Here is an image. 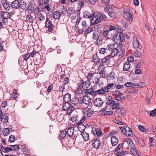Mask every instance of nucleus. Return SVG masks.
I'll return each mask as SVG.
<instances>
[{
  "instance_id": "43",
  "label": "nucleus",
  "mask_w": 156,
  "mask_h": 156,
  "mask_svg": "<svg viewBox=\"0 0 156 156\" xmlns=\"http://www.w3.org/2000/svg\"><path fill=\"white\" fill-rule=\"evenodd\" d=\"M71 120L74 123H77L78 120L76 116H73L71 118Z\"/></svg>"
},
{
  "instance_id": "22",
  "label": "nucleus",
  "mask_w": 156,
  "mask_h": 156,
  "mask_svg": "<svg viewBox=\"0 0 156 156\" xmlns=\"http://www.w3.org/2000/svg\"><path fill=\"white\" fill-rule=\"evenodd\" d=\"M70 105L71 104L69 102H65L63 103L62 105V110L63 111H67Z\"/></svg>"
},
{
  "instance_id": "1",
  "label": "nucleus",
  "mask_w": 156,
  "mask_h": 156,
  "mask_svg": "<svg viewBox=\"0 0 156 156\" xmlns=\"http://www.w3.org/2000/svg\"><path fill=\"white\" fill-rule=\"evenodd\" d=\"M131 10L130 9L124 10L123 13V18L129 22L133 21V15L131 13Z\"/></svg>"
},
{
  "instance_id": "13",
  "label": "nucleus",
  "mask_w": 156,
  "mask_h": 156,
  "mask_svg": "<svg viewBox=\"0 0 156 156\" xmlns=\"http://www.w3.org/2000/svg\"><path fill=\"white\" fill-rule=\"evenodd\" d=\"M20 2L18 0H16L13 1L11 5V8L14 9H18L20 7Z\"/></svg>"
},
{
  "instance_id": "10",
  "label": "nucleus",
  "mask_w": 156,
  "mask_h": 156,
  "mask_svg": "<svg viewBox=\"0 0 156 156\" xmlns=\"http://www.w3.org/2000/svg\"><path fill=\"white\" fill-rule=\"evenodd\" d=\"M101 21V19L100 18H98L97 16H95L91 20L90 24L95 25L99 23Z\"/></svg>"
},
{
  "instance_id": "20",
  "label": "nucleus",
  "mask_w": 156,
  "mask_h": 156,
  "mask_svg": "<svg viewBox=\"0 0 156 156\" xmlns=\"http://www.w3.org/2000/svg\"><path fill=\"white\" fill-rule=\"evenodd\" d=\"M106 63L105 62L104 58H101V57L98 60V61L96 62V63L97 65H99V66L100 67L101 66H103V64Z\"/></svg>"
},
{
  "instance_id": "61",
  "label": "nucleus",
  "mask_w": 156,
  "mask_h": 156,
  "mask_svg": "<svg viewBox=\"0 0 156 156\" xmlns=\"http://www.w3.org/2000/svg\"><path fill=\"white\" fill-rule=\"evenodd\" d=\"M69 81V78L68 77H66L64 79L63 83L62 84L64 85L67 84Z\"/></svg>"
},
{
  "instance_id": "2",
  "label": "nucleus",
  "mask_w": 156,
  "mask_h": 156,
  "mask_svg": "<svg viewBox=\"0 0 156 156\" xmlns=\"http://www.w3.org/2000/svg\"><path fill=\"white\" fill-rule=\"evenodd\" d=\"M1 17L2 18V21L4 24H6L8 23V19L10 17V13L7 12H2L1 13Z\"/></svg>"
},
{
  "instance_id": "9",
  "label": "nucleus",
  "mask_w": 156,
  "mask_h": 156,
  "mask_svg": "<svg viewBox=\"0 0 156 156\" xmlns=\"http://www.w3.org/2000/svg\"><path fill=\"white\" fill-rule=\"evenodd\" d=\"M66 134L69 137V139L70 140H72L71 137L72 135H73V133H74V129L73 127H69L68 129L66 128Z\"/></svg>"
},
{
  "instance_id": "41",
  "label": "nucleus",
  "mask_w": 156,
  "mask_h": 156,
  "mask_svg": "<svg viewBox=\"0 0 156 156\" xmlns=\"http://www.w3.org/2000/svg\"><path fill=\"white\" fill-rule=\"evenodd\" d=\"M90 90L89 94L93 96H96L97 95V93L96 91H94V89L91 88L89 89Z\"/></svg>"
},
{
  "instance_id": "5",
  "label": "nucleus",
  "mask_w": 156,
  "mask_h": 156,
  "mask_svg": "<svg viewBox=\"0 0 156 156\" xmlns=\"http://www.w3.org/2000/svg\"><path fill=\"white\" fill-rule=\"evenodd\" d=\"M45 26L46 28H48V30L49 32H52L53 25L52 23H51L48 18H46Z\"/></svg>"
},
{
  "instance_id": "49",
  "label": "nucleus",
  "mask_w": 156,
  "mask_h": 156,
  "mask_svg": "<svg viewBox=\"0 0 156 156\" xmlns=\"http://www.w3.org/2000/svg\"><path fill=\"white\" fill-rule=\"evenodd\" d=\"M108 15L111 17L115 18L116 17V13L114 12H108Z\"/></svg>"
},
{
  "instance_id": "32",
  "label": "nucleus",
  "mask_w": 156,
  "mask_h": 156,
  "mask_svg": "<svg viewBox=\"0 0 156 156\" xmlns=\"http://www.w3.org/2000/svg\"><path fill=\"white\" fill-rule=\"evenodd\" d=\"M98 16L100 17L101 19H102L103 20H106L107 17V16L101 12H98Z\"/></svg>"
},
{
  "instance_id": "60",
  "label": "nucleus",
  "mask_w": 156,
  "mask_h": 156,
  "mask_svg": "<svg viewBox=\"0 0 156 156\" xmlns=\"http://www.w3.org/2000/svg\"><path fill=\"white\" fill-rule=\"evenodd\" d=\"M30 54L29 53L23 55L24 60H27L30 57Z\"/></svg>"
},
{
  "instance_id": "40",
  "label": "nucleus",
  "mask_w": 156,
  "mask_h": 156,
  "mask_svg": "<svg viewBox=\"0 0 156 156\" xmlns=\"http://www.w3.org/2000/svg\"><path fill=\"white\" fill-rule=\"evenodd\" d=\"M10 147H12L13 150L16 151L19 150L20 148L19 145L17 144L10 145Z\"/></svg>"
},
{
  "instance_id": "16",
  "label": "nucleus",
  "mask_w": 156,
  "mask_h": 156,
  "mask_svg": "<svg viewBox=\"0 0 156 156\" xmlns=\"http://www.w3.org/2000/svg\"><path fill=\"white\" fill-rule=\"evenodd\" d=\"M109 31L108 30H106L102 33V34L101 35L102 36L101 37V38H104L107 39H110V38L108 37Z\"/></svg>"
},
{
  "instance_id": "39",
  "label": "nucleus",
  "mask_w": 156,
  "mask_h": 156,
  "mask_svg": "<svg viewBox=\"0 0 156 156\" xmlns=\"http://www.w3.org/2000/svg\"><path fill=\"white\" fill-rule=\"evenodd\" d=\"M94 73H93L92 71H90L89 73H88V75L87 76V79L88 80H90L93 77V76L94 75Z\"/></svg>"
},
{
  "instance_id": "58",
  "label": "nucleus",
  "mask_w": 156,
  "mask_h": 156,
  "mask_svg": "<svg viewBox=\"0 0 156 156\" xmlns=\"http://www.w3.org/2000/svg\"><path fill=\"white\" fill-rule=\"evenodd\" d=\"M137 90V89H131L128 90V92L129 94H133L136 92Z\"/></svg>"
},
{
  "instance_id": "25",
  "label": "nucleus",
  "mask_w": 156,
  "mask_h": 156,
  "mask_svg": "<svg viewBox=\"0 0 156 156\" xmlns=\"http://www.w3.org/2000/svg\"><path fill=\"white\" fill-rule=\"evenodd\" d=\"M4 3V4L3 5V6L5 9L7 10H10L11 7V4L9 2L7 1L5 3Z\"/></svg>"
},
{
  "instance_id": "35",
  "label": "nucleus",
  "mask_w": 156,
  "mask_h": 156,
  "mask_svg": "<svg viewBox=\"0 0 156 156\" xmlns=\"http://www.w3.org/2000/svg\"><path fill=\"white\" fill-rule=\"evenodd\" d=\"M101 57L100 56H98L97 54H94L92 56V61L94 63H96V60H98Z\"/></svg>"
},
{
  "instance_id": "54",
  "label": "nucleus",
  "mask_w": 156,
  "mask_h": 156,
  "mask_svg": "<svg viewBox=\"0 0 156 156\" xmlns=\"http://www.w3.org/2000/svg\"><path fill=\"white\" fill-rule=\"evenodd\" d=\"M120 105V104L118 103H114L112 105V110H114L116 108H117Z\"/></svg>"
},
{
  "instance_id": "37",
  "label": "nucleus",
  "mask_w": 156,
  "mask_h": 156,
  "mask_svg": "<svg viewBox=\"0 0 156 156\" xmlns=\"http://www.w3.org/2000/svg\"><path fill=\"white\" fill-rule=\"evenodd\" d=\"M84 1H86L88 4L91 5H94L96 2L98 0H83Z\"/></svg>"
},
{
  "instance_id": "51",
  "label": "nucleus",
  "mask_w": 156,
  "mask_h": 156,
  "mask_svg": "<svg viewBox=\"0 0 156 156\" xmlns=\"http://www.w3.org/2000/svg\"><path fill=\"white\" fill-rule=\"evenodd\" d=\"M95 134H96L98 136H99L103 135V133H102L100 129L98 128V131L96 132V133Z\"/></svg>"
},
{
  "instance_id": "48",
  "label": "nucleus",
  "mask_w": 156,
  "mask_h": 156,
  "mask_svg": "<svg viewBox=\"0 0 156 156\" xmlns=\"http://www.w3.org/2000/svg\"><path fill=\"white\" fill-rule=\"evenodd\" d=\"M9 114L7 113H4L3 115V117L5 116L4 118V121L3 122L5 123H6L8 121L9 119Z\"/></svg>"
},
{
  "instance_id": "26",
  "label": "nucleus",
  "mask_w": 156,
  "mask_h": 156,
  "mask_svg": "<svg viewBox=\"0 0 156 156\" xmlns=\"http://www.w3.org/2000/svg\"><path fill=\"white\" fill-rule=\"evenodd\" d=\"M17 96V92L16 90H13L12 93L11 94L10 96V98L11 99H14Z\"/></svg>"
},
{
  "instance_id": "38",
  "label": "nucleus",
  "mask_w": 156,
  "mask_h": 156,
  "mask_svg": "<svg viewBox=\"0 0 156 156\" xmlns=\"http://www.w3.org/2000/svg\"><path fill=\"white\" fill-rule=\"evenodd\" d=\"M105 69L104 68H103L102 70H101L100 72L101 76L102 77L106 78L107 77L105 71L104 70Z\"/></svg>"
},
{
  "instance_id": "4",
  "label": "nucleus",
  "mask_w": 156,
  "mask_h": 156,
  "mask_svg": "<svg viewBox=\"0 0 156 156\" xmlns=\"http://www.w3.org/2000/svg\"><path fill=\"white\" fill-rule=\"evenodd\" d=\"M84 94H83V98L82 101H80V103L82 104L83 103L86 105H89L91 102V99L87 95H83Z\"/></svg>"
},
{
  "instance_id": "7",
  "label": "nucleus",
  "mask_w": 156,
  "mask_h": 156,
  "mask_svg": "<svg viewBox=\"0 0 156 156\" xmlns=\"http://www.w3.org/2000/svg\"><path fill=\"white\" fill-rule=\"evenodd\" d=\"M94 14L95 12L93 10L90 11H86L83 12V16L85 18L90 19L94 16Z\"/></svg>"
},
{
  "instance_id": "11",
  "label": "nucleus",
  "mask_w": 156,
  "mask_h": 156,
  "mask_svg": "<svg viewBox=\"0 0 156 156\" xmlns=\"http://www.w3.org/2000/svg\"><path fill=\"white\" fill-rule=\"evenodd\" d=\"M81 81L82 82L81 83V84L80 86L82 85V87L83 89H85L86 88H88L90 87L91 83L89 80L86 81L84 82H83V80H82Z\"/></svg>"
},
{
  "instance_id": "24",
  "label": "nucleus",
  "mask_w": 156,
  "mask_h": 156,
  "mask_svg": "<svg viewBox=\"0 0 156 156\" xmlns=\"http://www.w3.org/2000/svg\"><path fill=\"white\" fill-rule=\"evenodd\" d=\"M61 16V13L59 11H56L53 13V18L55 19H59Z\"/></svg>"
},
{
  "instance_id": "14",
  "label": "nucleus",
  "mask_w": 156,
  "mask_h": 156,
  "mask_svg": "<svg viewBox=\"0 0 156 156\" xmlns=\"http://www.w3.org/2000/svg\"><path fill=\"white\" fill-rule=\"evenodd\" d=\"M111 142L112 146H115L118 143V138L115 136H112L111 137Z\"/></svg>"
},
{
  "instance_id": "53",
  "label": "nucleus",
  "mask_w": 156,
  "mask_h": 156,
  "mask_svg": "<svg viewBox=\"0 0 156 156\" xmlns=\"http://www.w3.org/2000/svg\"><path fill=\"white\" fill-rule=\"evenodd\" d=\"M91 128L92 130L91 132V133L92 134L95 135L96 133V132L98 131V128H95L94 127H92Z\"/></svg>"
},
{
  "instance_id": "31",
  "label": "nucleus",
  "mask_w": 156,
  "mask_h": 156,
  "mask_svg": "<svg viewBox=\"0 0 156 156\" xmlns=\"http://www.w3.org/2000/svg\"><path fill=\"white\" fill-rule=\"evenodd\" d=\"M140 44L139 41H138L137 38L133 39V45L134 47L135 48H138L139 46V44Z\"/></svg>"
},
{
  "instance_id": "19",
  "label": "nucleus",
  "mask_w": 156,
  "mask_h": 156,
  "mask_svg": "<svg viewBox=\"0 0 156 156\" xmlns=\"http://www.w3.org/2000/svg\"><path fill=\"white\" fill-rule=\"evenodd\" d=\"M97 94H105L106 92H107L105 87H103L101 88L100 89H99L96 91Z\"/></svg>"
},
{
  "instance_id": "45",
  "label": "nucleus",
  "mask_w": 156,
  "mask_h": 156,
  "mask_svg": "<svg viewBox=\"0 0 156 156\" xmlns=\"http://www.w3.org/2000/svg\"><path fill=\"white\" fill-rule=\"evenodd\" d=\"M65 88V85H64L63 84H62V85L59 86V89L58 90L59 92H63L64 91Z\"/></svg>"
},
{
  "instance_id": "27",
  "label": "nucleus",
  "mask_w": 156,
  "mask_h": 156,
  "mask_svg": "<svg viewBox=\"0 0 156 156\" xmlns=\"http://www.w3.org/2000/svg\"><path fill=\"white\" fill-rule=\"evenodd\" d=\"M2 132L4 136H7L10 133V130L8 128H5L3 129Z\"/></svg>"
},
{
  "instance_id": "6",
  "label": "nucleus",
  "mask_w": 156,
  "mask_h": 156,
  "mask_svg": "<svg viewBox=\"0 0 156 156\" xmlns=\"http://www.w3.org/2000/svg\"><path fill=\"white\" fill-rule=\"evenodd\" d=\"M92 141L93 147L97 149L101 146V142L99 140L97 139H94Z\"/></svg>"
},
{
  "instance_id": "29",
  "label": "nucleus",
  "mask_w": 156,
  "mask_h": 156,
  "mask_svg": "<svg viewBox=\"0 0 156 156\" xmlns=\"http://www.w3.org/2000/svg\"><path fill=\"white\" fill-rule=\"evenodd\" d=\"M125 140L130 147H131L133 145L134 146V144L130 138H126L125 139Z\"/></svg>"
},
{
  "instance_id": "44",
  "label": "nucleus",
  "mask_w": 156,
  "mask_h": 156,
  "mask_svg": "<svg viewBox=\"0 0 156 156\" xmlns=\"http://www.w3.org/2000/svg\"><path fill=\"white\" fill-rule=\"evenodd\" d=\"M15 137L13 135H10L8 141L10 142H13L15 141Z\"/></svg>"
},
{
  "instance_id": "23",
  "label": "nucleus",
  "mask_w": 156,
  "mask_h": 156,
  "mask_svg": "<svg viewBox=\"0 0 156 156\" xmlns=\"http://www.w3.org/2000/svg\"><path fill=\"white\" fill-rule=\"evenodd\" d=\"M81 135L85 141H87L89 140V133L85 132H83L81 133Z\"/></svg>"
},
{
  "instance_id": "3",
  "label": "nucleus",
  "mask_w": 156,
  "mask_h": 156,
  "mask_svg": "<svg viewBox=\"0 0 156 156\" xmlns=\"http://www.w3.org/2000/svg\"><path fill=\"white\" fill-rule=\"evenodd\" d=\"M112 93L113 95L118 96L115 98V100L122 101V100H124L125 99V97L122 95L123 94L118 90L112 91Z\"/></svg>"
},
{
  "instance_id": "21",
  "label": "nucleus",
  "mask_w": 156,
  "mask_h": 156,
  "mask_svg": "<svg viewBox=\"0 0 156 156\" xmlns=\"http://www.w3.org/2000/svg\"><path fill=\"white\" fill-rule=\"evenodd\" d=\"M26 10L29 11L30 10L31 13L33 12L34 11V7L32 5V4L30 3H28V5H27Z\"/></svg>"
},
{
  "instance_id": "62",
  "label": "nucleus",
  "mask_w": 156,
  "mask_h": 156,
  "mask_svg": "<svg viewBox=\"0 0 156 156\" xmlns=\"http://www.w3.org/2000/svg\"><path fill=\"white\" fill-rule=\"evenodd\" d=\"M112 57H113L112 56V55H111L110 54L109 55H107L106 56H105V57L104 58V59L105 60V63H106L107 61H108L109 59H110Z\"/></svg>"
},
{
  "instance_id": "46",
  "label": "nucleus",
  "mask_w": 156,
  "mask_h": 156,
  "mask_svg": "<svg viewBox=\"0 0 156 156\" xmlns=\"http://www.w3.org/2000/svg\"><path fill=\"white\" fill-rule=\"evenodd\" d=\"M135 85L134 83L130 82H128L124 84V86L127 87H132Z\"/></svg>"
},
{
  "instance_id": "57",
  "label": "nucleus",
  "mask_w": 156,
  "mask_h": 156,
  "mask_svg": "<svg viewBox=\"0 0 156 156\" xmlns=\"http://www.w3.org/2000/svg\"><path fill=\"white\" fill-rule=\"evenodd\" d=\"M119 128L121 129L122 132L123 133V135L124 136H126V132L125 128L122 126L119 127Z\"/></svg>"
},
{
  "instance_id": "36",
  "label": "nucleus",
  "mask_w": 156,
  "mask_h": 156,
  "mask_svg": "<svg viewBox=\"0 0 156 156\" xmlns=\"http://www.w3.org/2000/svg\"><path fill=\"white\" fill-rule=\"evenodd\" d=\"M133 55L136 57L140 58L142 56L141 52L136 50L133 53Z\"/></svg>"
},
{
  "instance_id": "17",
  "label": "nucleus",
  "mask_w": 156,
  "mask_h": 156,
  "mask_svg": "<svg viewBox=\"0 0 156 156\" xmlns=\"http://www.w3.org/2000/svg\"><path fill=\"white\" fill-rule=\"evenodd\" d=\"M132 147H131L130 151L132 153V154L134 156H136V155H138L139 156H140V155L138 153V151L135 148V146L133 145L132 146Z\"/></svg>"
},
{
  "instance_id": "64",
  "label": "nucleus",
  "mask_w": 156,
  "mask_h": 156,
  "mask_svg": "<svg viewBox=\"0 0 156 156\" xmlns=\"http://www.w3.org/2000/svg\"><path fill=\"white\" fill-rule=\"evenodd\" d=\"M156 109H155L152 111H151L150 113V116H154L156 115Z\"/></svg>"
},
{
  "instance_id": "50",
  "label": "nucleus",
  "mask_w": 156,
  "mask_h": 156,
  "mask_svg": "<svg viewBox=\"0 0 156 156\" xmlns=\"http://www.w3.org/2000/svg\"><path fill=\"white\" fill-rule=\"evenodd\" d=\"M119 37L121 42H123L124 41L125 36L123 34L121 33L119 34Z\"/></svg>"
},
{
  "instance_id": "18",
  "label": "nucleus",
  "mask_w": 156,
  "mask_h": 156,
  "mask_svg": "<svg viewBox=\"0 0 156 156\" xmlns=\"http://www.w3.org/2000/svg\"><path fill=\"white\" fill-rule=\"evenodd\" d=\"M130 64L128 62H126L124 64L123 70L125 71H128L130 68Z\"/></svg>"
},
{
  "instance_id": "55",
  "label": "nucleus",
  "mask_w": 156,
  "mask_h": 156,
  "mask_svg": "<svg viewBox=\"0 0 156 156\" xmlns=\"http://www.w3.org/2000/svg\"><path fill=\"white\" fill-rule=\"evenodd\" d=\"M143 64V61L140 60V62L136 65V67L137 68H140Z\"/></svg>"
},
{
  "instance_id": "15",
  "label": "nucleus",
  "mask_w": 156,
  "mask_h": 156,
  "mask_svg": "<svg viewBox=\"0 0 156 156\" xmlns=\"http://www.w3.org/2000/svg\"><path fill=\"white\" fill-rule=\"evenodd\" d=\"M77 128L78 130L81 133L84 132V130L86 128L85 126L83 123L79 124V122L77 123Z\"/></svg>"
},
{
  "instance_id": "52",
  "label": "nucleus",
  "mask_w": 156,
  "mask_h": 156,
  "mask_svg": "<svg viewBox=\"0 0 156 156\" xmlns=\"http://www.w3.org/2000/svg\"><path fill=\"white\" fill-rule=\"evenodd\" d=\"M107 48H101L99 49V52L100 54H104L105 53Z\"/></svg>"
},
{
  "instance_id": "8",
  "label": "nucleus",
  "mask_w": 156,
  "mask_h": 156,
  "mask_svg": "<svg viewBox=\"0 0 156 156\" xmlns=\"http://www.w3.org/2000/svg\"><path fill=\"white\" fill-rule=\"evenodd\" d=\"M94 103L95 106L98 107H100L103 104L104 101L101 98H97L94 100Z\"/></svg>"
},
{
  "instance_id": "34",
  "label": "nucleus",
  "mask_w": 156,
  "mask_h": 156,
  "mask_svg": "<svg viewBox=\"0 0 156 156\" xmlns=\"http://www.w3.org/2000/svg\"><path fill=\"white\" fill-rule=\"evenodd\" d=\"M74 107L70 105L66 111V114L68 115H69L74 110Z\"/></svg>"
},
{
  "instance_id": "59",
  "label": "nucleus",
  "mask_w": 156,
  "mask_h": 156,
  "mask_svg": "<svg viewBox=\"0 0 156 156\" xmlns=\"http://www.w3.org/2000/svg\"><path fill=\"white\" fill-rule=\"evenodd\" d=\"M122 145H123L122 144H119L117 146V147H116L114 150L115 151V152H117L119 150H120L121 149V148L122 147Z\"/></svg>"
},
{
  "instance_id": "56",
  "label": "nucleus",
  "mask_w": 156,
  "mask_h": 156,
  "mask_svg": "<svg viewBox=\"0 0 156 156\" xmlns=\"http://www.w3.org/2000/svg\"><path fill=\"white\" fill-rule=\"evenodd\" d=\"M39 55V54L36 51L34 50L30 54V56L31 57H33L34 56L37 55Z\"/></svg>"
},
{
  "instance_id": "12",
  "label": "nucleus",
  "mask_w": 156,
  "mask_h": 156,
  "mask_svg": "<svg viewBox=\"0 0 156 156\" xmlns=\"http://www.w3.org/2000/svg\"><path fill=\"white\" fill-rule=\"evenodd\" d=\"M71 95L69 93H67L64 95L63 100L64 102H69L72 101Z\"/></svg>"
},
{
  "instance_id": "33",
  "label": "nucleus",
  "mask_w": 156,
  "mask_h": 156,
  "mask_svg": "<svg viewBox=\"0 0 156 156\" xmlns=\"http://www.w3.org/2000/svg\"><path fill=\"white\" fill-rule=\"evenodd\" d=\"M112 50V51L111 52L110 54L111 55H112V57H114L115 55H116L118 53V50L117 48H114V49Z\"/></svg>"
},
{
  "instance_id": "47",
  "label": "nucleus",
  "mask_w": 156,
  "mask_h": 156,
  "mask_svg": "<svg viewBox=\"0 0 156 156\" xmlns=\"http://www.w3.org/2000/svg\"><path fill=\"white\" fill-rule=\"evenodd\" d=\"M114 85L113 83H109L105 87L107 92H108L109 91L108 89H110Z\"/></svg>"
},
{
  "instance_id": "30",
  "label": "nucleus",
  "mask_w": 156,
  "mask_h": 156,
  "mask_svg": "<svg viewBox=\"0 0 156 156\" xmlns=\"http://www.w3.org/2000/svg\"><path fill=\"white\" fill-rule=\"evenodd\" d=\"M37 18L39 19L38 21H43L45 19V17L41 13H37Z\"/></svg>"
},
{
  "instance_id": "42",
  "label": "nucleus",
  "mask_w": 156,
  "mask_h": 156,
  "mask_svg": "<svg viewBox=\"0 0 156 156\" xmlns=\"http://www.w3.org/2000/svg\"><path fill=\"white\" fill-rule=\"evenodd\" d=\"M1 148L2 149V151L4 153H8L9 152V150L8 147H5V148H4V147L2 145V144H1Z\"/></svg>"
},
{
  "instance_id": "28",
  "label": "nucleus",
  "mask_w": 156,
  "mask_h": 156,
  "mask_svg": "<svg viewBox=\"0 0 156 156\" xmlns=\"http://www.w3.org/2000/svg\"><path fill=\"white\" fill-rule=\"evenodd\" d=\"M66 129H65L62 130V131H61V134L59 135V137H60L61 139H63L66 137L67 135L66 132Z\"/></svg>"
},
{
  "instance_id": "63",
  "label": "nucleus",
  "mask_w": 156,
  "mask_h": 156,
  "mask_svg": "<svg viewBox=\"0 0 156 156\" xmlns=\"http://www.w3.org/2000/svg\"><path fill=\"white\" fill-rule=\"evenodd\" d=\"M127 62H132L134 60V58L133 56L132 55H131L129 57L127 58Z\"/></svg>"
}]
</instances>
